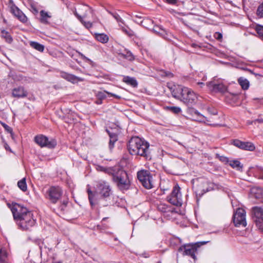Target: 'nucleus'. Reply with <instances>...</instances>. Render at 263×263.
<instances>
[{"instance_id":"obj_53","label":"nucleus","mask_w":263,"mask_h":263,"mask_svg":"<svg viewBox=\"0 0 263 263\" xmlns=\"http://www.w3.org/2000/svg\"><path fill=\"white\" fill-rule=\"evenodd\" d=\"M261 179H263V170L261 171V173L260 176Z\"/></svg>"},{"instance_id":"obj_27","label":"nucleus","mask_w":263,"mask_h":263,"mask_svg":"<svg viewBox=\"0 0 263 263\" xmlns=\"http://www.w3.org/2000/svg\"><path fill=\"white\" fill-rule=\"evenodd\" d=\"M0 263H8L7 253L2 248L0 249Z\"/></svg>"},{"instance_id":"obj_51","label":"nucleus","mask_w":263,"mask_h":263,"mask_svg":"<svg viewBox=\"0 0 263 263\" xmlns=\"http://www.w3.org/2000/svg\"><path fill=\"white\" fill-rule=\"evenodd\" d=\"M173 73H172L171 72H165V77H173Z\"/></svg>"},{"instance_id":"obj_63","label":"nucleus","mask_w":263,"mask_h":263,"mask_svg":"<svg viewBox=\"0 0 263 263\" xmlns=\"http://www.w3.org/2000/svg\"><path fill=\"white\" fill-rule=\"evenodd\" d=\"M64 205L65 206H66V204L65 203H64Z\"/></svg>"},{"instance_id":"obj_20","label":"nucleus","mask_w":263,"mask_h":263,"mask_svg":"<svg viewBox=\"0 0 263 263\" xmlns=\"http://www.w3.org/2000/svg\"><path fill=\"white\" fill-rule=\"evenodd\" d=\"M123 82L133 87H137L138 86V82L136 79L133 77L124 76L123 79Z\"/></svg>"},{"instance_id":"obj_33","label":"nucleus","mask_w":263,"mask_h":263,"mask_svg":"<svg viewBox=\"0 0 263 263\" xmlns=\"http://www.w3.org/2000/svg\"><path fill=\"white\" fill-rule=\"evenodd\" d=\"M225 97L227 100L231 99L235 100L237 99V94L228 92V91H227V92L225 93Z\"/></svg>"},{"instance_id":"obj_17","label":"nucleus","mask_w":263,"mask_h":263,"mask_svg":"<svg viewBox=\"0 0 263 263\" xmlns=\"http://www.w3.org/2000/svg\"><path fill=\"white\" fill-rule=\"evenodd\" d=\"M12 96L15 98H24L27 96V92L23 87H18L12 90Z\"/></svg>"},{"instance_id":"obj_60","label":"nucleus","mask_w":263,"mask_h":263,"mask_svg":"<svg viewBox=\"0 0 263 263\" xmlns=\"http://www.w3.org/2000/svg\"><path fill=\"white\" fill-rule=\"evenodd\" d=\"M175 240H176V241H178V239H177V238H175Z\"/></svg>"},{"instance_id":"obj_61","label":"nucleus","mask_w":263,"mask_h":263,"mask_svg":"<svg viewBox=\"0 0 263 263\" xmlns=\"http://www.w3.org/2000/svg\"><path fill=\"white\" fill-rule=\"evenodd\" d=\"M82 57L83 58H85V57L83 55V54H81Z\"/></svg>"},{"instance_id":"obj_14","label":"nucleus","mask_w":263,"mask_h":263,"mask_svg":"<svg viewBox=\"0 0 263 263\" xmlns=\"http://www.w3.org/2000/svg\"><path fill=\"white\" fill-rule=\"evenodd\" d=\"M207 86L214 92L224 94L227 92L228 87L222 82H216L215 80L207 83Z\"/></svg>"},{"instance_id":"obj_24","label":"nucleus","mask_w":263,"mask_h":263,"mask_svg":"<svg viewBox=\"0 0 263 263\" xmlns=\"http://www.w3.org/2000/svg\"><path fill=\"white\" fill-rule=\"evenodd\" d=\"M229 165L238 171H241L243 167V165L241 164L239 161L237 160H230Z\"/></svg>"},{"instance_id":"obj_25","label":"nucleus","mask_w":263,"mask_h":263,"mask_svg":"<svg viewBox=\"0 0 263 263\" xmlns=\"http://www.w3.org/2000/svg\"><path fill=\"white\" fill-rule=\"evenodd\" d=\"M29 45L32 48L40 52H43L44 50V46L38 42L31 41L29 43Z\"/></svg>"},{"instance_id":"obj_28","label":"nucleus","mask_w":263,"mask_h":263,"mask_svg":"<svg viewBox=\"0 0 263 263\" xmlns=\"http://www.w3.org/2000/svg\"><path fill=\"white\" fill-rule=\"evenodd\" d=\"M41 18L40 21L44 24H48V19L50 17L48 13L44 10H41L40 12Z\"/></svg>"},{"instance_id":"obj_11","label":"nucleus","mask_w":263,"mask_h":263,"mask_svg":"<svg viewBox=\"0 0 263 263\" xmlns=\"http://www.w3.org/2000/svg\"><path fill=\"white\" fill-rule=\"evenodd\" d=\"M252 215L256 226L259 230L263 231V209L259 206L253 208Z\"/></svg>"},{"instance_id":"obj_9","label":"nucleus","mask_w":263,"mask_h":263,"mask_svg":"<svg viewBox=\"0 0 263 263\" xmlns=\"http://www.w3.org/2000/svg\"><path fill=\"white\" fill-rule=\"evenodd\" d=\"M34 141L41 147H46L49 148H54L57 144L55 139H49L42 135L36 136L34 137Z\"/></svg>"},{"instance_id":"obj_46","label":"nucleus","mask_w":263,"mask_h":263,"mask_svg":"<svg viewBox=\"0 0 263 263\" xmlns=\"http://www.w3.org/2000/svg\"><path fill=\"white\" fill-rule=\"evenodd\" d=\"M74 14L80 21L83 19L81 16H80L76 11L74 12Z\"/></svg>"},{"instance_id":"obj_7","label":"nucleus","mask_w":263,"mask_h":263,"mask_svg":"<svg viewBox=\"0 0 263 263\" xmlns=\"http://www.w3.org/2000/svg\"><path fill=\"white\" fill-rule=\"evenodd\" d=\"M137 178L145 188L150 189L153 187V177L148 171L141 170L138 172Z\"/></svg>"},{"instance_id":"obj_4","label":"nucleus","mask_w":263,"mask_h":263,"mask_svg":"<svg viewBox=\"0 0 263 263\" xmlns=\"http://www.w3.org/2000/svg\"><path fill=\"white\" fill-rule=\"evenodd\" d=\"M149 147V143L139 137H132L127 144V149L130 155L140 156L146 159L150 157Z\"/></svg>"},{"instance_id":"obj_43","label":"nucleus","mask_w":263,"mask_h":263,"mask_svg":"<svg viewBox=\"0 0 263 263\" xmlns=\"http://www.w3.org/2000/svg\"><path fill=\"white\" fill-rule=\"evenodd\" d=\"M115 142H116V141H112L109 139V148L110 149H112L114 147V145H115Z\"/></svg>"},{"instance_id":"obj_45","label":"nucleus","mask_w":263,"mask_h":263,"mask_svg":"<svg viewBox=\"0 0 263 263\" xmlns=\"http://www.w3.org/2000/svg\"><path fill=\"white\" fill-rule=\"evenodd\" d=\"M114 17H115V18L118 21V22H120L121 21V17L119 15L117 14H116L115 15H114Z\"/></svg>"},{"instance_id":"obj_29","label":"nucleus","mask_w":263,"mask_h":263,"mask_svg":"<svg viewBox=\"0 0 263 263\" xmlns=\"http://www.w3.org/2000/svg\"><path fill=\"white\" fill-rule=\"evenodd\" d=\"M17 186L22 191L25 192L27 191V186L25 178H24L18 181Z\"/></svg>"},{"instance_id":"obj_49","label":"nucleus","mask_w":263,"mask_h":263,"mask_svg":"<svg viewBox=\"0 0 263 263\" xmlns=\"http://www.w3.org/2000/svg\"><path fill=\"white\" fill-rule=\"evenodd\" d=\"M254 122H258L259 123H263V119H257L254 120Z\"/></svg>"},{"instance_id":"obj_59","label":"nucleus","mask_w":263,"mask_h":263,"mask_svg":"<svg viewBox=\"0 0 263 263\" xmlns=\"http://www.w3.org/2000/svg\"><path fill=\"white\" fill-rule=\"evenodd\" d=\"M208 192V190H206L205 192H204V193H205V192ZM203 194V193L202 194Z\"/></svg>"},{"instance_id":"obj_39","label":"nucleus","mask_w":263,"mask_h":263,"mask_svg":"<svg viewBox=\"0 0 263 263\" xmlns=\"http://www.w3.org/2000/svg\"><path fill=\"white\" fill-rule=\"evenodd\" d=\"M214 37L218 41H221L222 38V35L219 32H216L214 34Z\"/></svg>"},{"instance_id":"obj_26","label":"nucleus","mask_w":263,"mask_h":263,"mask_svg":"<svg viewBox=\"0 0 263 263\" xmlns=\"http://www.w3.org/2000/svg\"><path fill=\"white\" fill-rule=\"evenodd\" d=\"M165 110L175 115H178L181 112V108L178 106H165Z\"/></svg>"},{"instance_id":"obj_19","label":"nucleus","mask_w":263,"mask_h":263,"mask_svg":"<svg viewBox=\"0 0 263 263\" xmlns=\"http://www.w3.org/2000/svg\"><path fill=\"white\" fill-rule=\"evenodd\" d=\"M60 76L61 77L66 80L68 81H69L72 83L75 82L76 81H82V79L80 78H79L77 76H75L74 75H73L72 74H70L64 71H61L60 72Z\"/></svg>"},{"instance_id":"obj_12","label":"nucleus","mask_w":263,"mask_h":263,"mask_svg":"<svg viewBox=\"0 0 263 263\" xmlns=\"http://www.w3.org/2000/svg\"><path fill=\"white\" fill-rule=\"evenodd\" d=\"M98 191L96 192L99 197L104 198L110 197L112 194L111 189L109 183L105 181H100L97 185Z\"/></svg>"},{"instance_id":"obj_57","label":"nucleus","mask_w":263,"mask_h":263,"mask_svg":"<svg viewBox=\"0 0 263 263\" xmlns=\"http://www.w3.org/2000/svg\"><path fill=\"white\" fill-rule=\"evenodd\" d=\"M208 192V190H206L205 192H204V193H205V192ZM203 194V193L202 194Z\"/></svg>"},{"instance_id":"obj_56","label":"nucleus","mask_w":263,"mask_h":263,"mask_svg":"<svg viewBox=\"0 0 263 263\" xmlns=\"http://www.w3.org/2000/svg\"><path fill=\"white\" fill-rule=\"evenodd\" d=\"M106 220V218H104L103 219V220Z\"/></svg>"},{"instance_id":"obj_1","label":"nucleus","mask_w":263,"mask_h":263,"mask_svg":"<svg viewBox=\"0 0 263 263\" xmlns=\"http://www.w3.org/2000/svg\"><path fill=\"white\" fill-rule=\"evenodd\" d=\"M11 211L13 219L18 227L24 231L30 230L36 223L32 212L24 205L14 203Z\"/></svg>"},{"instance_id":"obj_38","label":"nucleus","mask_w":263,"mask_h":263,"mask_svg":"<svg viewBox=\"0 0 263 263\" xmlns=\"http://www.w3.org/2000/svg\"><path fill=\"white\" fill-rule=\"evenodd\" d=\"M80 22L87 29L92 27V23L89 21H85L83 19H82Z\"/></svg>"},{"instance_id":"obj_58","label":"nucleus","mask_w":263,"mask_h":263,"mask_svg":"<svg viewBox=\"0 0 263 263\" xmlns=\"http://www.w3.org/2000/svg\"><path fill=\"white\" fill-rule=\"evenodd\" d=\"M208 192V190H206L205 192H204V193H205V192ZM203 194V193L202 194Z\"/></svg>"},{"instance_id":"obj_35","label":"nucleus","mask_w":263,"mask_h":263,"mask_svg":"<svg viewBox=\"0 0 263 263\" xmlns=\"http://www.w3.org/2000/svg\"><path fill=\"white\" fill-rule=\"evenodd\" d=\"M1 124L2 125V126L4 128L5 130L7 131L8 133L11 134V135L12 136L13 135V130L12 128L8 126L7 124L4 122H1Z\"/></svg>"},{"instance_id":"obj_15","label":"nucleus","mask_w":263,"mask_h":263,"mask_svg":"<svg viewBox=\"0 0 263 263\" xmlns=\"http://www.w3.org/2000/svg\"><path fill=\"white\" fill-rule=\"evenodd\" d=\"M233 144L236 147L242 150L253 151L255 149V146L251 142H243L238 139L233 140Z\"/></svg>"},{"instance_id":"obj_10","label":"nucleus","mask_w":263,"mask_h":263,"mask_svg":"<svg viewBox=\"0 0 263 263\" xmlns=\"http://www.w3.org/2000/svg\"><path fill=\"white\" fill-rule=\"evenodd\" d=\"M180 187L177 184L174 187L170 196L167 197L168 201L173 205L181 206L182 204V196Z\"/></svg>"},{"instance_id":"obj_30","label":"nucleus","mask_w":263,"mask_h":263,"mask_svg":"<svg viewBox=\"0 0 263 263\" xmlns=\"http://www.w3.org/2000/svg\"><path fill=\"white\" fill-rule=\"evenodd\" d=\"M2 37L5 39L6 41L8 43H11L12 41V37L11 36L10 34L5 30H3L1 32Z\"/></svg>"},{"instance_id":"obj_47","label":"nucleus","mask_w":263,"mask_h":263,"mask_svg":"<svg viewBox=\"0 0 263 263\" xmlns=\"http://www.w3.org/2000/svg\"><path fill=\"white\" fill-rule=\"evenodd\" d=\"M123 31L130 36L133 35L132 31H127L126 29H124Z\"/></svg>"},{"instance_id":"obj_21","label":"nucleus","mask_w":263,"mask_h":263,"mask_svg":"<svg viewBox=\"0 0 263 263\" xmlns=\"http://www.w3.org/2000/svg\"><path fill=\"white\" fill-rule=\"evenodd\" d=\"M105 93H107L108 95H109L110 96L114 97L115 98H117V99H118L121 98L120 96H118V95H117L116 94L109 92L107 91H104V92L99 91V92H98V93L97 94V97L99 99L102 100V99H103L106 98V95H105Z\"/></svg>"},{"instance_id":"obj_23","label":"nucleus","mask_w":263,"mask_h":263,"mask_svg":"<svg viewBox=\"0 0 263 263\" xmlns=\"http://www.w3.org/2000/svg\"><path fill=\"white\" fill-rule=\"evenodd\" d=\"M95 38L102 43H106L109 40L108 36L104 33H95Z\"/></svg>"},{"instance_id":"obj_48","label":"nucleus","mask_w":263,"mask_h":263,"mask_svg":"<svg viewBox=\"0 0 263 263\" xmlns=\"http://www.w3.org/2000/svg\"><path fill=\"white\" fill-rule=\"evenodd\" d=\"M4 147L6 150L11 152V149L7 143H5Z\"/></svg>"},{"instance_id":"obj_55","label":"nucleus","mask_w":263,"mask_h":263,"mask_svg":"<svg viewBox=\"0 0 263 263\" xmlns=\"http://www.w3.org/2000/svg\"><path fill=\"white\" fill-rule=\"evenodd\" d=\"M53 263H62V261H59L53 262Z\"/></svg>"},{"instance_id":"obj_42","label":"nucleus","mask_w":263,"mask_h":263,"mask_svg":"<svg viewBox=\"0 0 263 263\" xmlns=\"http://www.w3.org/2000/svg\"><path fill=\"white\" fill-rule=\"evenodd\" d=\"M208 111L210 114L213 115H215L217 114V111L214 109L208 108Z\"/></svg>"},{"instance_id":"obj_31","label":"nucleus","mask_w":263,"mask_h":263,"mask_svg":"<svg viewBox=\"0 0 263 263\" xmlns=\"http://www.w3.org/2000/svg\"><path fill=\"white\" fill-rule=\"evenodd\" d=\"M154 31L158 34L160 35L162 38H164V30L162 26L156 25L154 27Z\"/></svg>"},{"instance_id":"obj_37","label":"nucleus","mask_w":263,"mask_h":263,"mask_svg":"<svg viewBox=\"0 0 263 263\" xmlns=\"http://www.w3.org/2000/svg\"><path fill=\"white\" fill-rule=\"evenodd\" d=\"M256 31L258 35L263 39V26L257 25L256 27Z\"/></svg>"},{"instance_id":"obj_6","label":"nucleus","mask_w":263,"mask_h":263,"mask_svg":"<svg viewBox=\"0 0 263 263\" xmlns=\"http://www.w3.org/2000/svg\"><path fill=\"white\" fill-rule=\"evenodd\" d=\"M208 241H199L194 243H189L181 246L179 247L178 250L180 252H183V255L190 256L194 259L196 258L195 253L198 248L202 245H205Z\"/></svg>"},{"instance_id":"obj_44","label":"nucleus","mask_w":263,"mask_h":263,"mask_svg":"<svg viewBox=\"0 0 263 263\" xmlns=\"http://www.w3.org/2000/svg\"><path fill=\"white\" fill-rule=\"evenodd\" d=\"M168 212H171L172 213L176 212L175 208H170L167 206H165V213Z\"/></svg>"},{"instance_id":"obj_2","label":"nucleus","mask_w":263,"mask_h":263,"mask_svg":"<svg viewBox=\"0 0 263 263\" xmlns=\"http://www.w3.org/2000/svg\"><path fill=\"white\" fill-rule=\"evenodd\" d=\"M97 170L111 176L112 181L119 190L123 192L130 188V181L128 174L121 166L115 165L107 167L98 165Z\"/></svg>"},{"instance_id":"obj_41","label":"nucleus","mask_w":263,"mask_h":263,"mask_svg":"<svg viewBox=\"0 0 263 263\" xmlns=\"http://www.w3.org/2000/svg\"><path fill=\"white\" fill-rule=\"evenodd\" d=\"M220 160L224 163L229 164L230 161L229 160L228 158L224 156H221L220 158Z\"/></svg>"},{"instance_id":"obj_50","label":"nucleus","mask_w":263,"mask_h":263,"mask_svg":"<svg viewBox=\"0 0 263 263\" xmlns=\"http://www.w3.org/2000/svg\"><path fill=\"white\" fill-rule=\"evenodd\" d=\"M158 208V210L161 211L162 213L164 212V208L163 207V205H159Z\"/></svg>"},{"instance_id":"obj_18","label":"nucleus","mask_w":263,"mask_h":263,"mask_svg":"<svg viewBox=\"0 0 263 263\" xmlns=\"http://www.w3.org/2000/svg\"><path fill=\"white\" fill-rule=\"evenodd\" d=\"M192 115L193 116V120L200 122H203L204 123H208L210 121L208 118L201 115L196 110H193Z\"/></svg>"},{"instance_id":"obj_62","label":"nucleus","mask_w":263,"mask_h":263,"mask_svg":"<svg viewBox=\"0 0 263 263\" xmlns=\"http://www.w3.org/2000/svg\"><path fill=\"white\" fill-rule=\"evenodd\" d=\"M161 223H162V219H161Z\"/></svg>"},{"instance_id":"obj_34","label":"nucleus","mask_w":263,"mask_h":263,"mask_svg":"<svg viewBox=\"0 0 263 263\" xmlns=\"http://www.w3.org/2000/svg\"><path fill=\"white\" fill-rule=\"evenodd\" d=\"M107 133H108L109 139L112 141H117L118 140V135L115 133H112L109 130H106Z\"/></svg>"},{"instance_id":"obj_32","label":"nucleus","mask_w":263,"mask_h":263,"mask_svg":"<svg viewBox=\"0 0 263 263\" xmlns=\"http://www.w3.org/2000/svg\"><path fill=\"white\" fill-rule=\"evenodd\" d=\"M121 55L123 58H124L129 61H133L135 59L134 55L129 51H125V53H121Z\"/></svg>"},{"instance_id":"obj_22","label":"nucleus","mask_w":263,"mask_h":263,"mask_svg":"<svg viewBox=\"0 0 263 263\" xmlns=\"http://www.w3.org/2000/svg\"><path fill=\"white\" fill-rule=\"evenodd\" d=\"M238 82L243 90H247L250 86L249 81L243 77H240L238 79Z\"/></svg>"},{"instance_id":"obj_5","label":"nucleus","mask_w":263,"mask_h":263,"mask_svg":"<svg viewBox=\"0 0 263 263\" xmlns=\"http://www.w3.org/2000/svg\"><path fill=\"white\" fill-rule=\"evenodd\" d=\"M89 203L91 206L98 205L100 207L107 206L110 203V198H104L99 197L96 191H92L90 187L87 189Z\"/></svg>"},{"instance_id":"obj_3","label":"nucleus","mask_w":263,"mask_h":263,"mask_svg":"<svg viewBox=\"0 0 263 263\" xmlns=\"http://www.w3.org/2000/svg\"><path fill=\"white\" fill-rule=\"evenodd\" d=\"M166 87L173 97L179 100L187 106H192L197 103L198 97L190 88L175 85L172 83H167Z\"/></svg>"},{"instance_id":"obj_16","label":"nucleus","mask_w":263,"mask_h":263,"mask_svg":"<svg viewBox=\"0 0 263 263\" xmlns=\"http://www.w3.org/2000/svg\"><path fill=\"white\" fill-rule=\"evenodd\" d=\"M11 11L21 22L25 23L27 22L28 19L26 16L16 6H11Z\"/></svg>"},{"instance_id":"obj_36","label":"nucleus","mask_w":263,"mask_h":263,"mask_svg":"<svg viewBox=\"0 0 263 263\" xmlns=\"http://www.w3.org/2000/svg\"><path fill=\"white\" fill-rule=\"evenodd\" d=\"M257 14L260 17H263V2L258 6Z\"/></svg>"},{"instance_id":"obj_40","label":"nucleus","mask_w":263,"mask_h":263,"mask_svg":"<svg viewBox=\"0 0 263 263\" xmlns=\"http://www.w3.org/2000/svg\"><path fill=\"white\" fill-rule=\"evenodd\" d=\"M165 2L172 5H177L179 0H165Z\"/></svg>"},{"instance_id":"obj_54","label":"nucleus","mask_w":263,"mask_h":263,"mask_svg":"<svg viewBox=\"0 0 263 263\" xmlns=\"http://www.w3.org/2000/svg\"><path fill=\"white\" fill-rule=\"evenodd\" d=\"M97 103L98 104H101V101H97Z\"/></svg>"},{"instance_id":"obj_52","label":"nucleus","mask_w":263,"mask_h":263,"mask_svg":"<svg viewBox=\"0 0 263 263\" xmlns=\"http://www.w3.org/2000/svg\"><path fill=\"white\" fill-rule=\"evenodd\" d=\"M197 85L200 86V87H202L203 85H204V84L203 82H198Z\"/></svg>"},{"instance_id":"obj_13","label":"nucleus","mask_w":263,"mask_h":263,"mask_svg":"<svg viewBox=\"0 0 263 263\" xmlns=\"http://www.w3.org/2000/svg\"><path fill=\"white\" fill-rule=\"evenodd\" d=\"M233 222L236 227L242 226L245 227L247 226L246 219V211L244 209L238 208L234 214Z\"/></svg>"},{"instance_id":"obj_8","label":"nucleus","mask_w":263,"mask_h":263,"mask_svg":"<svg viewBox=\"0 0 263 263\" xmlns=\"http://www.w3.org/2000/svg\"><path fill=\"white\" fill-rule=\"evenodd\" d=\"M63 190L58 186H51L47 191V198L52 203H56L62 197Z\"/></svg>"}]
</instances>
